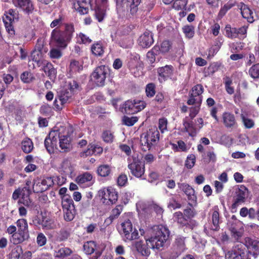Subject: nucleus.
I'll use <instances>...</instances> for the list:
<instances>
[{
	"instance_id": "f257e3e1",
	"label": "nucleus",
	"mask_w": 259,
	"mask_h": 259,
	"mask_svg": "<svg viewBox=\"0 0 259 259\" xmlns=\"http://www.w3.org/2000/svg\"><path fill=\"white\" fill-rule=\"evenodd\" d=\"M153 231V235L146 240V243L141 240L135 243L137 251L143 256H148L150 254V248L159 249L169 238V231L163 225L156 226Z\"/></svg>"
},
{
	"instance_id": "f03ea898",
	"label": "nucleus",
	"mask_w": 259,
	"mask_h": 259,
	"mask_svg": "<svg viewBox=\"0 0 259 259\" xmlns=\"http://www.w3.org/2000/svg\"><path fill=\"white\" fill-rule=\"evenodd\" d=\"M75 32L74 24L72 23L64 24V29H54L51 34L52 43L58 48L65 49L70 42Z\"/></svg>"
},
{
	"instance_id": "7ed1b4c3",
	"label": "nucleus",
	"mask_w": 259,
	"mask_h": 259,
	"mask_svg": "<svg viewBox=\"0 0 259 259\" xmlns=\"http://www.w3.org/2000/svg\"><path fill=\"white\" fill-rule=\"evenodd\" d=\"M159 132L156 126L151 127L140 136L142 149L144 151L150 150L152 147L157 144L159 140Z\"/></svg>"
},
{
	"instance_id": "20e7f679",
	"label": "nucleus",
	"mask_w": 259,
	"mask_h": 259,
	"mask_svg": "<svg viewBox=\"0 0 259 259\" xmlns=\"http://www.w3.org/2000/svg\"><path fill=\"white\" fill-rule=\"evenodd\" d=\"M127 167L134 177L145 180L146 179L145 163L138 155H133L127 158Z\"/></svg>"
},
{
	"instance_id": "39448f33",
	"label": "nucleus",
	"mask_w": 259,
	"mask_h": 259,
	"mask_svg": "<svg viewBox=\"0 0 259 259\" xmlns=\"http://www.w3.org/2000/svg\"><path fill=\"white\" fill-rule=\"evenodd\" d=\"M141 0H122L118 4V14L122 17H131L138 12Z\"/></svg>"
},
{
	"instance_id": "423d86ee",
	"label": "nucleus",
	"mask_w": 259,
	"mask_h": 259,
	"mask_svg": "<svg viewBox=\"0 0 259 259\" xmlns=\"http://www.w3.org/2000/svg\"><path fill=\"white\" fill-rule=\"evenodd\" d=\"M110 68L106 65H101L95 68L91 74V81L98 87L105 85L106 79L109 76Z\"/></svg>"
},
{
	"instance_id": "0eeeda50",
	"label": "nucleus",
	"mask_w": 259,
	"mask_h": 259,
	"mask_svg": "<svg viewBox=\"0 0 259 259\" xmlns=\"http://www.w3.org/2000/svg\"><path fill=\"white\" fill-rule=\"evenodd\" d=\"M251 251L248 250L244 243H238L225 254L226 259H250Z\"/></svg>"
},
{
	"instance_id": "6e6552de",
	"label": "nucleus",
	"mask_w": 259,
	"mask_h": 259,
	"mask_svg": "<svg viewBox=\"0 0 259 259\" xmlns=\"http://www.w3.org/2000/svg\"><path fill=\"white\" fill-rule=\"evenodd\" d=\"M146 106V102L139 99L128 100L122 106V112L126 114H134L143 110Z\"/></svg>"
},
{
	"instance_id": "1a4fd4ad",
	"label": "nucleus",
	"mask_w": 259,
	"mask_h": 259,
	"mask_svg": "<svg viewBox=\"0 0 259 259\" xmlns=\"http://www.w3.org/2000/svg\"><path fill=\"white\" fill-rule=\"evenodd\" d=\"M78 87V84L75 80L66 82L65 85L58 93V98L61 105H63L68 102L71 97L73 92Z\"/></svg>"
},
{
	"instance_id": "9d476101",
	"label": "nucleus",
	"mask_w": 259,
	"mask_h": 259,
	"mask_svg": "<svg viewBox=\"0 0 259 259\" xmlns=\"http://www.w3.org/2000/svg\"><path fill=\"white\" fill-rule=\"evenodd\" d=\"M67 197L69 198V197ZM61 206L64 220L66 222L73 221L77 213L73 199L65 197L63 198Z\"/></svg>"
},
{
	"instance_id": "9b49d317",
	"label": "nucleus",
	"mask_w": 259,
	"mask_h": 259,
	"mask_svg": "<svg viewBox=\"0 0 259 259\" xmlns=\"http://www.w3.org/2000/svg\"><path fill=\"white\" fill-rule=\"evenodd\" d=\"M5 16L3 21L6 30L10 36L14 37L15 34L14 23L18 21L19 19V12L16 9H11L6 12Z\"/></svg>"
},
{
	"instance_id": "f8f14e48",
	"label": "nucleus",
	"mask_w": 259,
	"mask_h": 259,
	"mask_svg": "<svg viewBox=\"0 0 259 259\" xmlns=\"http://www.w3.org/2000/svg\"><path fill=\"white\" fill-rule=\"evenodd\" d=\"M100 196L103 203L106 205H112L115 204L118 199V193L115 189L109 187L104 188L99 191Z\"/></svg>"
},
{
	"instance_id": "ddd939ff",
	"label": "nucleus",
	"mask_w": 259,
	"mask_h": 259,
	"mask_svg": "<svg viewBox=\"0 0 259 259\" xmlns=\"http://www.w3.org/2000/svg\"><path fill=\"white\" fill-rule=\"evenodd\" d=\"M54 184V180L52 177L37 178L34 180L33 190L36 193H42L48 190Z\"/></svg>"
},
{
	"instance_id": "4468645a",
	"label": "nucleus",
	"mask_w": 259,
	"mask_h": 259,
	"mask_svg": "<svg viewBox=\"0 0 259 259\" xmlns=\"http://www.w3.org/2000/svg\"><path fill=\"white\" fill-rule=\"evenodd\" d=\"M204 91L203 87L201 84L194 85L189 92V98L187 103L189 105L195 104L200 105L202 101V94Z\"/></svg>"
},
{
	"instance_id": "2eb2a0df",
	"label": "nucleus",
	"mask_w": 259,
	"mask_h": 259,
	"mask_svg": "<svg viewBox=\"0 0 259 259\" xmlns=\"http://www.w3.org/2000/svg\"><path fill=\"white\" fill-rule=\"evenodd\" d=\"M121 226L125 241H132L138 238V231L136 229L133 231L132 223L129 219L122 222Z\"/></svg>"
},
{
	"instance_id": "dca6fc26",
	"label": "nucleus",
	"mask_w": 259,
	"mask_h": 259,
	"mask_svg": "<svg viewBox=\"0 0 259 259\" xmlns=\"http://www.w3.org/2000/svg\"><path fill=\"white\" fill-rule=\"evenodd\" d=\"M247 29V27L245 26L237 28L231 27L230 25L228 24L225 28L226 36L231 39L235 38H239L240 39H243L246 37Z\"/></svg>"
},
{
	"instance_id": "f3484780",
	"label": "nucleus",
	"mask_w": 259,
	"mask_h": 259,
	"mask_svg": "<svg viewBox=\"0 0 259 259\" xmlns=\"http://www.w3.org/2000/svg\"><path fill=\"white\" fill-rule=\"evenodd\" d=\"M248 193V189L244 185H240L238 190L236 191V196L234 202L232 204V208L233 209L236 208L239 205L244 203L247 197Z\"/></svg>"
},
{
	"instance_id": "a211bd4d",
	"label": "nucleus",
	"mask_w": 259,
	"mask_h": 259,
	"mask_svg": "<svg viewBox=\"0 0 259 259\" xmlns=\"http://www.w3.org/2000/svg\"><path fill=\"white\" fill-rule=\"evenodd\" d=\"M186 239V237L180 235L175 238L172 248L176 256H179L187 249Z\"/></svg>"
},
{
	"instance_id": "6ab92c4d",
	"label": "nucleus",
	"mask_w": 259,
	"mask_h": 259,
	"mask_svg": "<svg viewBox=\"0 0 259 259\" xmlns=\"http://www.w3.org/2000/svg\"><path fill=\"white\" fill-rule=\"evenodd\" d=\"M174 67L172 65H166L164 66L157 68L158 79L160 82L165 81L169 78H171L174 75Z\"/></svg>"
},
{
	"instance_id": "aec40b11",
	"label": "nucleus",
	"mask_w": 259,
	"mask_h": 259,
	"mask_svg": "<svg viewBox=\"0 0 259 259\" xmlns=\"http://www.w3.org/2000/svg\"><path fill=\"white\" fill-rule=\"evenodd\" d=\"M178 187L187 195L188 199L192 203L197 201V197L195 194L194 189L188 184L185 183H178Z\"/></svg>"
},
{
	"instance_id": "412c9836",
	"label": "nucleus",
	"mask_w": 259,
	"mask_h": 259,
	"mask_svg": "<svg viewBox=\"0 0 259 259\" xmlns=\"http://www.w3.org/2000/svg\"><path fill=\"white\" fill-rule=\"evenodd\" d=\"M184 213L178 211L174 213V218L175 221L181 227H186V228L192 229L194 227V224L192 221H190L185 217Z\"/></svg>"
},
{
	"instance_id": "4be33fe9",
	"label": "nucleus",
	"mask_w": 259,
	"mask_h": 259,
	"mask_svg": "<svg viewBox=\"0 0 259 259\" xmlns=\"http://www.w3.org/2000/svg\"><path fill=\"white\" fill-rule=\"evenodd\" d=\"M12 2L15 7L22 9L27 14L32 13L34 10L31 0H12Z\"/></svg>"
},
{
	"instance_id": "5701e85b",
	"label": "nucleus",
	"mask_w": 259,
	"mask_h": 259,
	"mask_svg": "<svg viewBox=\"0 0 259 259\" xmlns=\"http://www.w3.org/2000/svg\"><path fill=\"white\" fill-rule=\"evenodd\" d=\"M244 244L248 250L249 249L252 251V255L256 258L259 254V241L246 237L245 238V243Z\"/></svg>"
},
{
	"instance_id": "b1692460",
	"label": "nucleus",
	"mask_w": 259,
	"mask_h": 259,
	"mask_svg": "<svg viewBox=\"0 0 259 259\" xmlns=\"http://www.w3.org/2000/svg\"><path fill=\"white\" fill-rule=\"evenodd\" d=\"M223 123L227 128H234L237 125L235 115L230 112H225L222 115Z\"/></svg>"
},
{
	"instance_id": "393cba45",
	"label": "nucleus",
	"mask_w": 259,
	"mask_h": 259,
	"mask_svg": "<svg viewBox=\"0 0 259 259\" xmlns=\"http://www.w3.org/2000/svg\"><path fill=\"white\" fill-rule=\"evenodd\" d=\"M139 45L142 48H149L154 42L153 35L149 31H145L139 38Z\"/></svg>"
},
{
	"instance_id": "a878e982",
	"label": "nucleus",
	"mask_w": 259,
	"mask_h": 259,
	"mask_svg": "<svg viewBox=\"0 0 259 259\" xmlns=\"http://www.w3.org/2000/svg\"><path fill=\"white\" fill-rule=\"evenodd\" d=\"M50 222L48 219L42 215H36L32 219V223L35 226L41 227L43 229L51 228V224Z\"/></svg>"
},
{
	"instance_id": "bb28decb",
	"label": "nucleus",
	"mask_w": 259,
	"mask_h": 259,
	"mask_svg": "<svg viewBox=\"0 0 259 259\" xmlns=\"http://www.w3.org/2000/svg\"><path fill=\"white\" fill-rule=\"evenodd\" d=\"M71 141L70 136L68 135L61 136L59 142L61 152L67 153L71 150L72 148Z\"/></svg>"
},
{
	"instance_id": "cd10ccee",
	"label": "nucleus",
	"mask_w": 259,
	"mask_h": 259,
	"mask_svg": "<svg viewBox=\"0 0 259 259\" xmlns=\"http://www.w3.org/2000/svg\"><path fill=\"white\" fill-rule=\"evenodd\" d=\"M30 190L29 188L24 187L22 188V194L20 199L18 200L19 204H23L26 207L31 206L32 204V201L30 198Z\"/></svg>"
},
{
	"instance_id": "c85d7f7f",
	"label": "nucleus",
	"mask_w": 259,
	"mask_h": 259,
	"mask_svg": "<svg viewBox=\"0 0 259 259\" xmlns=\"http://www.w3.org/2000/svg\"><path fill=\"white\" fill-rule=\"evenodd\" d=\"M103 149L101 146L96 144H90L88 148L80 153L81 156H88L92 155H100L102 153Z\"/></svg>"
},
{
	"instance_id": "c756f323",
	"label": "nucleus",
	"mask_w": 259,
	"mask_h": 259,
	"mask_svg": "<svg viewBox=\"0 0 259 259\" xmlns=\"http://www.w3.org/2000/svg\"><path fill=\"white\" fill-rule=\"evenodd\" d=\"M16 224L18 228L17 232L29 239V233L26 220L24 219H19L17 221Z\"/></svg>"
},
{
	"instance_id": "7c9ffc66",
	"label": "nucleus",
	"mask_w": 259,
	"mask_h": 259,
	"mask_svg": "<svg viewBox=\"0 0 259 259\" xmlns=\"http://www.w3.org/2000/svg\"><path fill=\"white\" fill-rule=\"evenodd\" d=\"M42 70L49 77L50 79H54L56 78L57 70L54 67L53 65L47 61L44 62L42 64Z\"/></svg>"
},
{
	"instance_id": "2f4dec72",
	"label": "nucleus",
	"mask_w": 259,
	"mask_h": 259,
	"mask_svg": "<svg viewBox=\"0 0 259 259\" xmlns=\"http://www.w3.org/2000/svg\"><path fill=\"white\" fill-rule=\"evenodd\" d=\"M240 10L242 17L246 19L247 22L250 23L254 22V20L253 16V12L247 5L242 4Z\"/></svg>"
},
{
	"instance_id": "473e14b6",
	"label": "nucleus",
	"mask_w": 259,
	"mask_h": 259,
	"mask_svg": "<svg viewBox=\"0 0 259 259\" xmlns=\"http://www.w3.org/2000/svg\"><path fill=\"white\" fill-rule=\"evenodd\" d=\"M92 53L96 57H101L104 53V48L101 41L94 43L91 48Z\"/></svg>"
},
{
	"instance_id": "72a5a7b5",
	"label": "nucleus",
	"mask_w": 259,
	"mask_h": 259,
	"mask_svg": "<svg viewBox=\"0 0 259 259\" xmlns=\"http://www.w3.org/2000/svg\"><path fill=\"white\" fill-rule=\"evenodd\" d=\"M216 209V210L212 211L211 214L212 225L210 228L211 230L215 231L220 229V224L221 223L218 208L217 207Z\"/></svg>"
},
{
	"instance_id": "f704fd0d",
	"label": "nucleus",
	"mask_w": 259,
	"mask_h": 259,
	"mask_svg": "<svg viewBox=\"0 0 259 259\" xmlns=\"http://www.w3.org/2000/svg\"><path fill=\"white\" fill-rule=\"evenodd\" d=\"M31 56L32 61L36 63L37 67H39L42 65V64L46 60L43 59V53L41 51L33 50Z\"/></svg>"
},
{
	"instance_id": "c9c22d12",
	"label": "nucleus",
	"mask_w": 259,
	"mask_h": 259,
	"mask_svg": "<svg viewBox=\"0 0 259 259\" xmlns=\"http://www.w3.org/2000/svg\"><path fill=\"white\" fill-rule=\"evenodd\" d=\"M184 132L188 133L191 137H194L196 134V129L194 126L192 121H187L186 119L183 120Z\"/></svg>"
},
{
	"instance_id": "e433bc0d",
	"label": "nucleus",
	"mask_w": 259,
	"mask_h": 259,
	"mask_svg": "<svg viewBox=\"0 0 259 259\" xmlns=\"http://www.w3.org/2000/svg\"><path fill=\"white\" fill-rule=\"evenodd\" d=\"M21 148L24 153L26 154L30 153L34 148L32 140L28 138L24 139L21 142Z\"/></svg>"
},
{
	"instance_id": "4c0bfd02",
	"label": "nucleus",
	"mask_w": 259,
	"mask_h": 259,
	"mask_svg": "<svg viewBox=\"0 0 259 259\" xmlns=\"http://www.w3.org/2000/svg\"><path fill=\"white\" fill-rule=\"evenodd\" d=\"M111 172V167L108 164H101L97 169V174L101 177H108Z\"/></svg>"
},
{
	"instance_id": "58836bf2",
	"label": "nucleus",
	"mask_w": 259,
	"mask_h": 259,
	"mask_svg": "<svg viewBox=\"0 0 259 259\" xmlns=\"http://www.w3.org/2000/svg\"><path fill=\"white\" fill-rule=\"evenodd\" d=\"M83 250L87 254H91L94 252L98 251L97 250V244L95 241H89L84 243L83 245Z\"/></svg>"
},
{
	"instance_id": "ea45409f",
	"label": "nucleus",
	"mask_w": 259,
	"mask_h": 259,
	"mask_svg": "<svg viewBox=\"0 0 259 259\" xmlns=\"http://www.w3.org/2000/svg\"><path fill=\"white\" fill-rule=\"evenodd\" d=\"M44 145L47 151L51 154L54 153L55 150L57 149V143L50 139H45Z\"/></svg>"
},
{
	"instance_id": "a19ab883",
	"label": "nucleus",
	"mask_w": 259,
	"mask_h": 259,
	"mask_svg": "<svg viewBox=\"0 0 259 259\" xmlns=\"http://www.w3.org/2000/svg\"><path fill=\"white\" fill-rule=\"evenodd\" d=\"M22 253V247L21 246H16L13 248L9 254L8 259H21V254Z\"/></svg>"
},
{
	"instance_id": "79ce46f5",
	"label": "nucleus",
	"mask_w": 259,
	"mask_h": 259,
	"mask_svg": "<svg viewBox=\"0 0 259 259\" xmlns=\"http://www.w3.org/2000/svg\"><path fill=\"white\" fill-rule=\"evenodd\" d=\"M87 3L85 2H82L81 3L77 1L74 4V9L78 12L80 14L84 15L88 13L89 9L85 6Z\"/></svg>"
},
{
	"instance_id": "37998d69",
	"label": "nucleus",
	"mask_w": 259,
	"mask_h": 259,
	"mask_svg": "<svg viewBox=\"0 0 259 259\" xmlns=\"http://www.w3.org/2000/svg\"><path fill=\"white\" fill-rule=\"evenodd\" d=\"M28 239V238L24 236V235L16 232L12 235L11 241L14 244H18Z\"/></svg>"
},
{
	"instance_id": "c03bdc74",
	"label": "nucleus",
	"mask_w": 259,
	"mask_h": 259,
	"mask_svg": "<svg viewBox=\"0 0 259 259\" xmlns=\"http://www.w3.org/2000/svg\"><path fill=\"white\" fill-rule=\"evenodd\" d=\"M72 253V250L68 247H62L56 252L55 256L57 258H64L70 255Z\"/></svg>"
},
{
	"instance_id": "a18cd8bd",
	"label": "nucleus",
	"mask_w": 259,
	"mask_h": 259,
	"mask_svg": "<svg viewBox=\"0 0 259 259\" xmlns=\"http://www.w3.org/2000/svg\"><path fill=\"white\" fill-rule=\"evenodd\" d=\"M185 37L188 39L193 37L195 34V27L193 25H186L182 28Z\"/></svg>"
},
{
	"instance_id": "49530a36",
	"label": "nucleus",
	"mask_w": 259,
	"mask_h": 259,
	"mask_svg": "<svg viewBox=\"0 0 259 259\" xmlns=\"http://www.w3.org/2000/svg\"><path fill=\"white\" fill-rule=\"evenodd\" d=\"M76 42L79 44H89L92 42V39L86 34L80 32L76 35Z\"/></svg>"
},
{
	"instance_id": "de8ad7c7",
	"label": "nucleus",
	"mask_w": 259,
	"mask_h": 259,
	"mask_svg": "<svg viewBox=\"0 0 259 259\" xmlns=\"http://www.w3.org/2000/svg\"><path fill=\"white\" fill-rule=\"evenodd\" d=\"M92 179V175L90 172H85L76 178V182L78 184H82L91 181Z\"/></svg>"
},
{
	"instance_id": "09e8293b",
	"label": "nucleus",
	"mask_w": 259,
	"mask_h": 259,
	"mask_svg": "<svg viewBox=\"0 0 259 259\" xmlns=\"http://www.w3.org/2000/svg\"><path fill=\"white\" fill-rule=\"evenodd\" d=\"M250 76L254 79H259V63L253 64L248 70Z\"/></svg>"
},
{
	"instance_id": "8fccbe9b",
	"label": "nucleus",
	"mask_w": 259,
	"mask_h": 259,
	"mask_svg": "<svg viewBox=\"0 0 259 259\" xmlns=\"http://www.w3.org/2000/svg\"><path fill=\"white\" fill-rule=\"evenodd\" d=\"M95 12L96 19L99 22H102L106 15L105 9L100 6H97L95 9Z\"/></svg>"
},
{
	"instance_id": "3c124183",
	"label": "nucleus",
	"mask_w": 259,
	"mask_h": 259,
	"mask_svg": "<svg viewBox=\"0 0 259 259\" xmlns=\"http://www.w3.org/2000/svg\"><path fill=\"white\" fill-rule=\"evenodd\" d=\"M156 85L154 83H148L145 88L146 96L149 98L154 97L156 93Z\"/></svg>"
},
{
	"instance_id": "603ef678",
	"label": "nucleus",
	"mask_w": 259,
	"mask_h": 259,
	"mask_svg": "<svg viewBox=\"0 0 259 259\" xmlns=\"http://www.w3.org/2000/svg\"><path fill=\"white\" fill-rule=\"evenodd\" d=\"M61 136L62 135H61L60 132L59 130H53L49 133L46 139H50L53 142L57 143L58 140L60 139Z\"/></svg>"
},
{
	"instance_id": "864d4df0",
	"label": "nucleus",
	"mask_w": 259,
	"mask_h": 259,
	"mask_svg": "<svg viewBox=\"0 0 259 259\" xmlns=\"http://www.w3.org/2000/svg\"><path fill=\"white\" fill-rule=\"evenodd\" d=\"M159 47L154 46L151 51L147 53V57L150 63H153L155 61V56L158 52Z\"/></svg>"
},
{
	"instance_id": "5fc2aeb1",
	"label": "nucleus",
	"mask_w": 259,
	"mask_h": 259,
	"mask_svg": "<svg viewBox=\"0 0 259 259\" xmlns=\"http://www.w3.org/2000/svg\"><path fill=\"white\" fill-rule=\"evenodd\" d=\"M114 135L110 131H104L102 134V138L106 143H111L114 140Z\"/></svg>"
},
{
	"instance_id": "6e6d98bb",
	"label": "nucleus",
	"mask_w": 259,
	"mask_h": 259,
	"mask_svg": "<svg viewBox=\"0 0 259 259\" xmlns=\"http://www.w3.org/2000/svg\"><path fill=\"white\" fill-rule=\"evenodd\" d=\"M138 120V118L136 116L128 117L124 116L122 118V122L124 124L131 126L134 125Z\"/></svg>"
},
{
	"instance_id": "4d7b16f0",
	"label": "nucleus",
	"mask_w": 259,
	"mask_h": 259,
	"mask_svg": "<svg viewBox=\"0 0 259 259\" xmlns=\"http://www.w3.org/2000/svg\"><path fill=\"white\" fill-rule=\"evenodd\" d=\"M123 210V205H117L111 210L110 217L113 220L117 219Z\"/></svg>"
},
{
	"instance_id": "13d9d810",
	"label": "nucleus",
	"mask_w": 259,
	"mask_h": 259,
	"mask_svg": "<svg viewBox=\"0 0 259 259\" xmlns=\"http://www.w3.org/2000/svg\"><path fill=\"white\" fill-rule=\"evenodd\" d=\"M21 80L24 83H30L33 79H34V77L30 72L29 71H25L22 73L20 76Z\"/></svg>"
},
{
	"instance_id": "bf43d9fd",
	"label": "nucleus",
	"mask_w": 259,
	"mask_h": 259,
	"mask_svg": "<svg viewBox=\"0 0 259 259\" xmlns=\"http://www.w3.org/2000/svg\"><path fill=\"white\" fill-rule=\"evenodd\" d=\"M196 162V157L194 154H190L188 156L186 160L185 161V165L189 169L192 168Z\"/></svg>"
},
{
	"instance_id": "052dcab7",
	"label": "nucleus",
	"mask_w": 259,
	"mask_h": 259,
	"mask_svg": "<svg viewBox=\"0 0 259 259\" xmlns=\"http://www.w3.org/2000/svg\"><path fill=\"white\" fill-rule=\"evenodd\" d=\"M234 6V4L231 3H227L224 6L222 7L219 11L218 16L219 17L222 18L226 14V13L231 9L233 6Z\"/></svg>"
},
{
	"instance_id": "680f3d73",
	"label": "nucleus",
	"mask_w": 259,
	"mask_h": 259,
	"mask_svg": "<svg viewBox=\"0 0 259 259\" xmlns=\"http://www.w3.org/2000/svg\"><path fill=\"white\" fill-rule=\"evenodd\" d=\"M220 67V64L218 62L211 63L207 69L208 75H212L217 72Z\"/></svg>"
},
{
	"instance_id": "e2e57ef3",
	"label": "nucleus",
	"mask_w": 259,
	"mask_h": 259,
	"mask_svg": "<svg viewBox=\"0 0 259 259\" xmlns=\"http://www.w3.org/2000/svg\"><path fill=\"white\" fill-rule=\"evenodd\" d=\"M187 4V0H176L173 3V8L179 10L184 9Z\"/></svg>"
},
{
	"instance_id": "0e129e2a",
	"label": "nucleus",
	"mask_w": 259,
	"mask_h": 259,
	"mask_svg": "<svg viewBox=\"0 0 259 259\" xmlns=\"http://www.w3.org/2000/svg\"><path fill=\"white\" fill-rule=\"evenodd\" d=\"M49 56L52 59H60L62 56V52L57 48L51 49L49 52Z\"/></svg>"
},
{
	"instance_id": "69168bd1",
	"label": "nucleus",
	"mask_w": 259,
	"mask_h": 259,
	"mask_svg": "<svg viewBox=\"0 0 259 259\" xmlns=\"http://www.w3.org/2000/svg\"><path fill=\"white\" fill-rule=\"evenodd\" d=\"M185 217L188 219L190 221H192V219L195 216L196 213L194 209L187 208L184 210L183 212Z\"/></svg>"
},
{
	"instance_id": "338daca9",
	"label": "nucleus",
	"mask_w": 259,
	"mask_h": 259,
	"mask_svg": "<svg viewBox=\"0 0 259 259\" xmlns=\"http://www.w3.org/2000/svg\"><path fill=\"white\" fill-rule=\"evenodd\" d=\"M171 48L170 42L168 40H164L161 44L160 48L159 47L158 51H159L162 53L168 52Z\"/></svg>"
},
{
	"instance_id": "774afa93",
	"label": "nucleus",
	"mask_w": 259,
	"mask_h": 259,
	"mask_svg": "<svg viewBox=\"0 0 259 259\" xmlns=\"http://www.w3.org/2000/svg\"><path fill=\"white\" fill-rule=\"evenodd\" d=\"M47 238L42 233H39L36 237V243L38 246L41 247L47 243Z\"/></svg>"
}]
</instances>
